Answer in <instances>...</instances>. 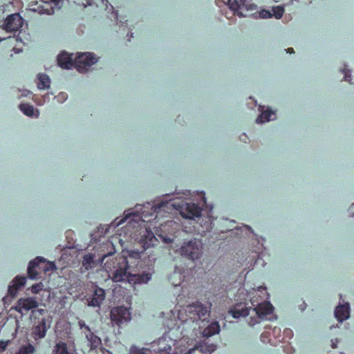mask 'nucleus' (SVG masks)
Listing matches in <instances>:
<instances>
[{
  "instance_id": "nucleus-1",
  "label": "nucleus",
  "mask_w": 354,
  "mask_h": 354,
  "mask_svg": "<svg viewBox=\"0 0 354 354\" xmlns=\"http://www.w3.org/2000/svg\"><path fill=\"white\" fill-rule=\"evenodd\" d=\"M187 317L179 320L169 328L158 340L151 344V348L158 354H178L176 346L185 339L197 336L201 323L206 321L209 317L208 308L197 301L188 305L185 308Z\"/></svg>"
},
{
  "instance_id": "nucleus-2",
  "label": "nucleus",
  "mask_w": 354,
  "mask_h": 354,
  "mask_svg": "<svg viewBox=\"0 0 354 354\" xmlns=\"http://www.w3.org/2000/svg\"><path fill=\"white\" fill-rule=\"evenodd\" d=\"M138 243L142 248V250L128 251V255H118L114 259H107L104 263V270L109 273V276L115 282L124 281L129 279L131 276L128 270L131 264L137 266L140 259V254L147 249L154 246L158 242V239L149 227H145L140 229L139 237H137Z\"/></svg>"
},
{
  "instance_id": "nucleus-3",
  "label": "nucleus",
  "mask_w": 354,
  "mask_h": 354,
  "mask_svg": "<svg viewBox=\"0 0 354 354\" xmlns=\"http://www.w3.org/2000/svg\"><path fill=\"white\" fill-rule=\"evenodd\" d=\"M171 205L169 201H162L157 205H152L147 203L143 205H136V212L140 219L143 222H151L152 220L158 219L159 216H162V212H165V208H168Z\"/></svg>"
},
{
  "instance_id": "nucleus-4",
  "label": "nucleus",
  "mask_w": 354,
  "mask_h": 354,
  "mask_svg": "<svg viewBox=\"0 0 354 354\" xmlns=\"http://www.w3.org/2000/svg\"><path fill=\"white\" fill-rule=\"evenodd\" d=\"M46 313V310L43 308H38L31 312L33 323L31 335L35 340L45 337L50 328V322H48L46 318L44 317Z\"/></svg>"
},
{
  "instance_id": "nucleus-5",
  "label": "nucleus",
  "mask_w": 354,
  "mask_h": 354,
  "mask_svg": "<svg viewBox=\"0 0 354 354\" xmlns=\"http://www.w3.org/2000/svg\"><path fill=\"white\" fill-rule=\"evenodd\" d=\"M228 5L234 14L241 17L252 15V12L257 10L253 0H228Z\"/></svg>"
},
{
  "instance_id": "nucleus-6",
  "label": "nucleus",
  "mask_w": 354,
  "mask_h": 354,
  "mask_svg": "<svg viewBox=\"0 0 354 354\" xmlns=\"http://www.w3.org/2000/svg\"><path fill=\"white\" fill-rule=\"evenodd\" d=\"M202 243L194 239L187 242H184L178 251L181 256L192 261L200 258L202 254Z\"/></svg>"
},
{
  "instance_id": "nucleus-7",
  "label": "nucleus",
  "mask_w": 354,
  "mask_h": 354,
  "mask_svg": "<svg viewBox=\"0 0 354 354\" xmlns=\"http://www.w3.org/2000/svg\"><path fill=\"white\" fill-rule=\"evenodd\" d=\"M255 312V316L251 317L248 321V324L250 326H254L259 324L261 319H263L266 316L272 314L274 310L273 306L268 301H264L257 304V307L252 309Z\"/></svg>"
},
{
  "instance_id": "nucleus-8",
  "label": "nucleus",
  "mask_w": 354,
  "mask_h": 354,
  "mask_svg": "<svg viewBox=\"0 0 354 354\" xmlns=\"http://www.w3.org/2000/svg\"><path fill=\"white\" fill-rule=\"evenodd\" d=\"M110 317L113 325L118 327L129 322L131 319L129 308L124 306L114 307L111 310Z\"/></svg>"
},
{
  "instance_id": "nucleus-9",
  "label": "nucleus",
  "mask_w": 354,
  "mask_h": 354,
  "mask_svg": "<svg viewBox=\"0 0 354 354\" xmlns=\"http://www.w3.org/2000/svg\"><path fill=\"white\" fill-rule=\"evenodd\" d=\"M97 58L91 53H84L80 54L74 60V66L79 72H84L88 70V67L91 66L97 62Z\"/></svg>"
},
{
  "instance_id": "nucleus-10",
  "label": "nucleus",
  "mask_w": 354,
  "mask_h": 354,
  "mask_svg": "<svg viewBox=\"0 0 354 354\" xmlns=\"http://www.w3.org/2000/svg\"><path fill=\"white\" fill-rule=\"evenodd\" d=\"M39 302L35 297L20 298L15 307V310L18 313L24 315L28 313L30 310H37Z\"/></svg>"
},
{
  "instance_id": "nucleus-11",
  "label": "nucleus",
  "mask_w": 354,
  "mask_h": 354,
  "mask_svg": "<svg viewBox=\"0 0 354 354\" xmlns=\"http://www.w3.org/2000/svg\"><path fill=\"white\" fill-rule=\"evenodd\" d=\"M251 309L252 307L249 306L247 299H245L243 301L236 302L230 307L229 313L234 319H239L249 315Z\"/></svg>"
},
{
  "instance_id": "nucleus-12",
  "label": "nucleus",
  "mask_w": 354,
  "mask_h": 354,
  "mask_svg": "<svg viewBox=\"0 0 354 354\" xmlns=\"http://www.w3.org/2000/svg\"><path fill=\"white\" fill-rule=\"evenodd\" d=\"M105 299V291L103 288L97 286L93 287V291L91 295H87L86 299L88 306L92 307H100Z\"/></svg>"
},
{
  "instance_id": "nucleus-13",
  "label": "nucleus",
  "mask_w": 354,
  "mask_h": 354,
  "mask_svg": "<svg viewBox=\"0 0 354 354\" xmlns=\"http://www.w3.org/2000/svg\"><path fill=\"white\" fill-rule=\"evenodd\" d=\"M174 226H177V223L171 220L167 221L163 224H160V230L161 233L158 236L166 243L172 242L176 230L174 228Z\"/></svg>"
},
{
  "instance_id": "nucleus-14",
  "label": "nucleus",
  "mask_w": 354,
  "mask_h": 354,
  "mask_svg": "<svg viewBox=\"0 0 354 354\" xmlns=\"http://www.w3.org/2000/svg\"><path fill=\"white\" fill-rule=\"evenodd\" d=\"M24 19L19 13L8 15L4 21V28L7 31H17L22 27Z\"/></svg>"
},
{
  "instance_id": "nucleus-15",
  "label": "nucleus",
  "mask_w": 354,
  "mask_h": 354,
  "mask_svg": "<svg viewBox=\"0 0 354 354\" xmlns=\"http://www.w3.org/2000/svg\"><path fill=\"white\" fill-rule=\"evenodd\" d=\"M201 208L198 204L193 203H187L184 208V212H181L183 217L192 219L195 217H199L201 215Z\"/></svg>"
},
{
  "instance_id": "nucleus-16",
  "label": "nucleus",
  "mask_w": 354,
  "mask_h": 354,
  "mask_svg": "<svg viewBox=\"0 0 354 354\" xmlns=\"http://www.w3.org/2000/svg\"><path fill=\"white\" fill-rule=\"evenodd\" d=\"M79 326L81 329L84 330L85 333H88L86 334V338L91 343V347L95 348H97L101 344V339L97 335H95L91 330L90 327L87 326L84 322L80 321Z\"/></svg>"
},
{
  "instance_id": "nucleus-17",
  "label": "nucleus",
  "mask_w": 354,
  "mask_h": 354,
  "mask_svg": "<svg viewBox=\"0 0 354 354\" xmlns=\"http://www.w3.org/2000/svg\"><path fill=\"white\" fill-rule=\"evenodd\" d=\"M45 263L44 259L37 257L33 261L29 263L28 267V274L30 279H35L37 278L39 272L37 271V268L41 269L40 264Z\"/></svg>"
},
{
  "instance_id": "nucleus-18",
  "label": "nucleus",
  "mask_w": 354,
  "mask_h": 354,
  "mask_svg": "<svg viewBox=\"0 0 354 354\" xmlns=\"http://www.w3.org/2000/svg\"><path fill=\"white\" fill-rule=\"evenodd\" d=\"M350 306L348 303L337 306L335 310V316L336 319L342 322L349 317Z\"/></svg>"
},
{
  "instance_id": "nucleus-19",
  "label": "nucleus",
  "mask_w": 354,
  "mask_h": 354,
  "mask_svg": "<svg viewBox=\"0 0 354 354\" xmlns=\"http://www.w3.org/2000/svg\"><path fill=\"white\" fill-rule=\"evenodd\" d=\"M58 65L64 69H69L74 65L71 55L62 52L57 57Z\"/></svg>"
},
{
  "instance_id": "nucleus-20",
  "label": "nucleus",
  "mask_w": 354,
  "mask_h": 354,
  "mask_svg": "<svg viewBox=\"0 0 354 354\" xmlns=\"http://www.w3.org/2000/svg\"><path fill=\"white\" fill-rule=\"evenodd\" d=\"M220 325L217 322H213L209 324L202 332L199 331V333L203 337H209L215 334H218L220 332Z\"/></svg>"
},
{
  "instance_id": "nucleus-21",
  "label": "nucleus",
  "mask_w": 354,
  "mask_h": 354,
  "mask_svg": "<svg viewBox=\"0 0 354 354\" xmlns=\"http://www.w3.org/2000/svg\"><path fill=\"white\" fill-rule=\"evenodd\" d=\"M39 89H48L50 86V79L49 76L45 73H40L37 75Z\"/></svg>"
},
{
  "instance_id": "nucleus-22",
  "label": "nucleus",
  "mask_w": 354,
  "mask_h": 354,
  "mask_svg": "<svg viewBox=\"0 0 354 354\" xmlns=\"http://www.w3.org/2000/svg\"><path fill=\"white\" fill-rule=\"evenodd\" d=\"M53 354H70L67 344L64 342L57 343L53 349Z\"/></svg>"
},
{
  "instance_id": "nucleus-23",
  "label": "nucleus",
  "mask_w": 354,
  "mask_h": 354,
  "mask_svg": "<svg viewBox=\"0 0 354 354\" xmlns=\"http://www.w3.org/2000/svg\"><path fill=\"white\" fill-rule=\"evenodd\" d=\"M274 115V112L271 110H266L263 111L257 118L256 122L257 123H263L268 122L271 120V116Z\"/></svg>"
},
{
  "instance_id": "nucleus-24",
  "label": "nucleus",
  "mask_w": 354,
  "mask_h": 354,
  "mask_svg": "<svg viewBox=\"0 0 354 354\" xmlns=\"http://www.w3.org/2000/svg\"><path fill=\"white\" fill-rule=\"evenodd\" d=\"M169 280L174 286H180L183 281L182 274L176 270L170 275Z\"/></svg>"
},
{
  "instance_id": "nucleus-25",
  "label": "nucleus",
  "mask_w": 354,
  "mask_h": 354,
  "mask_svg": "<svg viewBox=\"0 0 354 354\" xmlns=\"http://www.w3.org/2000/svg\"><path fill=\"white\" fill-rule=\"evenodd\" d=\"M35 352V346L31 344H28L27 345L20 346L16 354H34Z\"/></svg>"
},
{
  "instance_id": "nucleus-26",
  "label": "nucleus",
  "mask_w": 354,
  "mask_h": 354,
  "mask_svg": "<svg viewBox=\"0 0 354 354\" xmlns=\"http://www.w3.org/2000/svg\"><path fill=\"white\" fill-rule=\"evenodd\" d=\"M20 110L27 116H32L34 114V107L29 104H21L19 105Z\"/></svg>"
},
{
  "instance_id": "nucleus-27",
  "label": "nucleus",
  "mask_w": 354,
  "mask_h": 354,
  "mask_svg": "<svg viewBox=\"0 0 354 354\" xmlns=\"http://www.w3.org/2000/svg\"><path fill=\"white\" fill-rule=\"evenodd\" d=\"M271 12L272 16H274L276 19H279L282 17L284 13V8L282 6H274L272 7Z\"/></svg>"
},
{
  "instance_id": "nucleus-28",
  "label": "nucleus",
  "mask_w": 354,
  "mask_h": 354,
  "mask_svg": "<svg viewBox=\"0 0 354 354\" xmlns=\"http://www.w3.org/2000/svg\"><path fill=\"white\" fill-rule=\"evenodd\" d=\"M151 278V274L150 273H143L141 275L138 276V279H136L139 283H147Z\"/></svg>"
},
{
  "instance_id": "nucleus-29",
  "label": "nucleus",
  "mask_w": 354,
  "mask_h": 354,
  "mask_svg": "<svg viewBox=\"0 0 354 354\" xmlns=\"http://www.w3.org/2000/svg\"><path fill=\"white\" fill-rule=\"evenodd\" d=\"M26 282V278L25 277H19L17 276L15 277V279L13 281V283L17 285L18 288H21V286H24Z\"/></svg>"
},
{
  "instance_id": "nucleus-30",
  "label": "nucleus",
  "mask_w": 354,
  "mask_h": 354,
  "mask_svg": "<svg viewBox=\"0 0 354 354\" xmlns=\"http://www.w3.org/2000/svg\"><path fill=\"white\" fill-rule=\"evenodd\" d=\"M259 17L262 19L270 18L272 17V13L271 11L263 9L259 12Z\"/></svg>"
},
{
  "instance_id": "nucleus-31",
  "label": "nucleus",
  "mask_w": 354,
  "mask_h": 354,
  "mask_svg": "<svg viewBox=\"0 0 354 354\" xmlns=\"http://www.w3.org/2000/svg\"><path fill=\"white\" fill-rule=\"evenodd\" d=\"M43 287L44 286L41 283H36L30 287V290L32 293L37 294L39 293V292L42 290Z\"/></svg>"
},
{
  "instance_id": "nucleus-32",
  "label": "nucleus",
  "mask_w": 354,
  "mask_h": 354,
  "mask_svg": "<svg viewBox=\"0 0 354 354\" xmlns=\"http://www.w3.org/2000/svg\"><path fill=\"white\" fill-rule=\"evenodd\" d=\"M19 288H18L17 286V285H15L14 283H12V286H10L9 288H8V293L10 296L12 297H15L18 290H19Z\"/></svg>"
},
{
  "instance_id": "nucleus-33",
  "label": "nucleus",
  "mask_w": 354,
  "mask_h": 354,
  "mask_svg": "<svg viewBox=\"0 0 354 354\" xmlns=\"http://www.w3.org/2000/svg\"><path fill=\"white\" fill-rule=\"evenodd\" d=\"M342 72L344 75V80L351 83V78L350 70L348 69L346 67H345L342 70Z\"/></svg>"
},
{
  "instance_id": "nucleus-34",
  "label": "nucleus",
  "mask_w": 354,
  "mask_h": 354,
  "mask_svg": "<svg viewBox=\"0 0 354 354\" xmlns=\"http://www.w3.org/2000/svg\"><path fill=\"white\" fill-rule=\"evenodd\" d=\"M9 341L0 340V352H3L6 351Z\"/></svg>"
},
{
  "instance_id": "nucleus-35",
  "label": "nucleus",
  "mask_w": 354,
  "mask_h": 354,
  "mask_svg": "<svg viewBox=\"0 0 354 354\" xmlns=\"http://www.w3.org/2000/svg\"><path fill=\"white\" fill-rule=\"evenodd\" d=\"M93 262V257L92 255H86L84 257V264H90Z\"/></svg>"
},
{
  "instance_id": "nucleus-36",
  "label": "nucleus",
  "mask_w": 354,
  "mask_h": 354,
  "mask_svg": "<svg viewBox=\"0 0 354 354\" xmlns=\"http://www.w3.org/2000/svg\"><path fill=\"white\" fill-rule=\"evenodd\" d=\"M55 267V264H54V263H49L46 264V265L45 266V267H44V268H42V270H43L45 272H47V271H48V270H53V268H54Z\"/></svg>"
},
{
  "instance_id": "nucleus-37",
  "label": "nucleus",
  "mask_w": 354,
  "mask_h": 354,
  "mask_svg": "<svg viewBox=\"0 0 354 354\" xmlns=\"http://www.w3.org/2000/svg\"><path fill=\"white\" fill-rule=\"evenodd\" d=\"M131 354H141L142 351L140 349L138 348L136 346H132L130 349Z\"/></svg>"
},
{
  "instance_id": "nucleus-38",
  "label": "nucleus",
  "mask_w": 354,
  "mask_h": 354,
  "mask_svg": "<svg viewBox=\"0 0 354 354\" xmlns=\"http://www.w3.org/2000/svg\"><path fill=\"white\" fill-rule=\"evenodd\" d=\"M131 214H127L126 216H125V218H122L121 219L120 221H118L117 223H116V225L118 226L120 225H121L123 222H124V220H127L129 216H130Z\"/></svg>"
},
{
  "instance_id": "nucleus-39",
  "label": "nucleus",
  "mask_w": 354,
  "mask_h": 354,
  "mask_svg": "<svg viewBox=\"0 0 354 354\" xmlns=\"http://www.w3.org/2000/svg\"><path fill=\"white\" fill-rule=\"evenodd\" d=\"M216 345L214 344H211L209 346V348L207 349V351L211 353L212 351H214L215 349H216Z\"/></svg>"
},
{
  "instance_id": "nucleus-40",
  "label": "nucleus",
  "mask_w": 354,
  "mask_h": 354,
  "mask_svg": "<svg viewBox=\"0 0 354 354\" xmlns=\"http://www.w3.org/2000/svg\"><path fill=\"white\" fill-rule=\"evenodd\" d=\"M111 256H112V253H111V252L107 254L103 255L102 261L103 262L106 258H108V257H109Z\"/></svg>"
},
{
  "instance_id": "nucleus-41",
  "label": "nucleus",
  "mask_w": 354,
  "mask_h": 354,
  "mask_svg": "<svg viewBox=\"0 0 354 354\" xmlns=\"http://www.w3.org/2000/svg\"><path fill=\"white\" fill-rule=\"evenodd\" d=\"M287 53H294L295 51H294V49L292 48H288V50H287Z\"/></svg>"
},
{
  "instance_id": "nucleus-42",
  "label": "nucleus",
  "mask_w": 354,
  "mask_h": 354,
  "mask_svg": "<svg viewBox=\"0 0 354 354\" xmlns=\"http://www.w3.org/2000/svg\"><path fill=\"white\" fill-rule=\"evenodd\" d=\"M53 2L55 3V5H57L58 4V2L59 1V0H52Z\"/></svg>"
},
{
  "instance_id": "nucleus-43",
  "label": "nucleus",
  "mask_w": 354,
  "mask_h": 354,
  "mask_svg": "<svg viewBox=\"0 0 354 354\" xmlns=\"http://www.w3.org/2000/svg\"><path fill=\"white\" fill-rule=\"evenodd\" d=\"M250 302H251V304L253 306H255L256 304H254V301H252V299L250 300Z\"/></svg>"
},
{
  "instance_id": "nucleus-44",
  "label": "nucleus",
  "mask_w": 354,
  "mask_h": 354,
  "mask_svg": "<svg viewBox=\"0 0 354 354\" xmlns=\"http://www.w3.org/2000/svg\"><path fill=\"white\" fill-rule=\"evenodd\" d=\"M243 136L245 137V139L248 138V136L245 133L243 134Z\"/></svg>"
},
{
  "instance_id": "nucleus-45",
  "label": "nucleus",
  "mask_w": 354,
  "mask_h": 354,
  "mask_svg": "<svg viewBox=\"0 0 354 354\" xmlns=\"http://www.w3.org/2000/svg\"><path fill=\"white\" fill-rule=\"evenodd\" d=\"M332 346H333V348H335L336 347L334 344H333Z\"/></svg>"
},
{
  "instance_id": "nucleus-46",
  "label": "nucleus",
  "mask_w": 354,
  "mask_h": 354,
  "mask_svg": "<svg viewBox=\"0 0 354 354\" xmlns=\"http://www.w3.org/2000/svg\"><path fill=\"white\" fill-rule=\"evenodd\" d=\"M287 332L292 333V331L290 330H288Z\"/></svg>"
},
{
  "instance_id": "nucleus-47",
  "label": "nucleus",
  "mask_w": 354,
  "mask_h": 354,
  "mask_svg": "<svg viewBox=\"0 0 354 354\" xmlns=\"http://www.w3.org/2000/svg\"><path fill=\"white\" fill-rule=\"evenodd\" d=\"M191 350H192V348L189 349V351L187 352V353H191Z\"/></svg>"
},
{
  "instance_id": "nucleus-48",
  "label": "nucleus",
  "mask_w": 354,
  "mask_h": 354,
  "mask_svg": "<svg viewBox=\"0 0 354 354\" xmlns=\"http://www.w3.org/2000/svg\"><path fill=\"white\" fill-rule=\"evenodd\" d=\"M170 322H171V325H173V322L174 321L173 320H171Z\"/></svg>"
},
{
  "instance_id": "nucleus-49",
  "label": "nucleus",
  "mask_w": 354,
  "mask_h": 354,
  "mask_svg": "<svg viewBox=\"0 0 354 354\" xmlns=\"http://www.w3.org/2000/svg\"><path fill=\"white\" fill-rule=\"evenodd\" d=\"M130 36H131V37H133V33L132 32L131 33Z\"/></svg>"
}]
</instances>
